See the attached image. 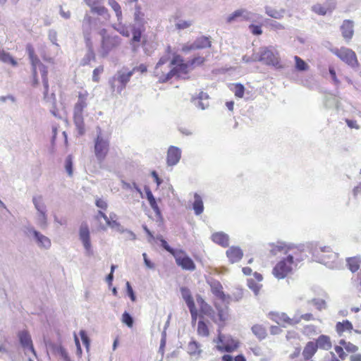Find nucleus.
<instances>
[{
  "label": "nucleus",
  "instance_id": "obj_49",
  "mask_svg": "<svg viewBox=\"0 0 361 361\" xmlns=\"http://www.w3.org/2000/svg\"><path fill=\"white\" fill-rule=\"evenodd\" d=\"M107 227L117 230L120 233L124 232V228L121 226L119 222L116 220H111L107 222Z\"/></svg>",
  "mask_w": 361,
  "mask_h": 361
},
{
  "label": "nucleus",
  "instance_id": "obj_28",
  "mask_svg": "<svg viewBox=\"0 0 361 361\" xmlns=\"http://www.w3.org/2000/svg\"><path fill=\"white\" fill-rule=\"evenodd\" d=\"M276 317V322L278 324L285 323L289 325H294L300 322V319H296V317L290 318L286 313L277 314Z\"/></svg>",
  "mask_w": 361,
  "mask_h": 361
},
{
  "label": "nucleus",
  "instance_id": "obj_46",
  "mask_svg": "<svg viewBox=\"0 0 361 361\" xmlns=\"http://www.w3.org/2000/svg\"><path fill=\"white\" fill-rule=\"evenodd\" d=\"M121 21H118V23L117 25L116 26H114V28L121 35L124 36V37H129L130 36V31L128 30V28L123 25L121 23Z\"/></svg>",
  "mask_w": 361,
  "mask_h": 361
},
{
  "label": "nucleus",
  "instance_id": "obj_31",
  "mask_svg": "<svg viewBox=\"0 0 361 361\" xmlns=\"http://www.w3.org/2000/svg\"><path fill=\"white\" fill-rule=\"evenodd\" d=\"M47 211L37 212L36 214V224L42 229H45L48 226L47 222Z\"/></svg>",
  "mask_w": 361,
  "mask_h": 361
},
{
  "label": "nucleus",
  "instance_id": "obj_19",
  "mask_svg": "<svg viewBox=\"0 0 361 361\" xmlns=\"http://www.w3.org/2000/svg\"><path fill=\"white\" fill-rule=\"evenodd\" d=\"M180 293L182 298L185 301L187 306L190 310L192 319L195 320L197 317V310L190 290L186 287H182L180 288Z\"/></svg>",
  "mask_w": 361,
  "mask_h": 361
},
{
  "label": "nucleus",
  "instance_id": "obj_58",
  "mask_svg": "<svg viewBox=\"0 0 361 361\" xmlns=\"http://www.w3.org/2000/svg\"><path fill=\"white\" fill-rule=\"evenodd\" d=\"M50 347L53 351L54 353L59 355L63 353V350L65 349L63 346L61 345L57 344H50Z\"/></svg>",
  "mask_w": 361,
  "mask_h": 361
},
{
  "label": "nucleus",
  "instance_id": "obj_55",
  "mask_svg": "<svg viewBox=\"0 0 361 361\" xmlns=\"http://www.w3.org/2000/svg\"><path fill=\"white\" fill-rule=\"evenodd\" d=\"M312 302L314 305L317 307V309L319 310L326 309V302L324 300L315 299L312 300Z\"/></svg>",
  "mask_w": 361,
  "mask_h": 361
},
{
  "label": "nucleus",
  "instance_id": "obj_21",
  "mask_svg": "<svg viewBox=\"0 0 361 361\" xmlns=\"http://www.w3.org/2000/svg\"><path fill=\"white\" fill-rule=\"evenodd\" d=\"M209 284L212 293L222 302L228 303L230 297L224 294L223 292L222 285L220 282L216 280H213L209 283Z\"/></svg>",
  "mask_w": 361,
  "mask_h": 361
},
{
  "label": "nucleus",
  "instance_id": "obj_10",
  "mask_svg": "<svg viewBox=\"0 0 361 361\" xmlns=\"http://www.w3.org/2000/svg\"><path fill=\"white\" fill-rule=\"evenodd\" d=\"M131 77L132 72H129L126 68L118 71L109 80L111 90L121 94Z\"/></svg>",
  "mask_w": 361,
  "mask_h": 361
},
{
  "label": "nucleus",
  "instance_id": "obj_3",
  "mask_svg": "<svg viewBox=\"0 0 361 361\" xmlns=\"http://www.w3.org/2000/svg\"><path fill=\"white\" fill-rule=\"evenodd\" d=\"M181 61L179 56H175L172 60L170 59L169 54L161 56L156 64L154 70V75L159 79L160 82H165L175 76L177 68H171L178 62Z\"/></svg>",
  "mask_w": 361,
  "mask_h": 361
},
{
  "label": "nucleus",
  "instance_id": "obj_43",
  "mask_svg": "<svg viewBox=\"0 0 361 361\" xmlns=\"http://www.w3.org/2000/svg\"><path fill=\"white\" fill-rule=\"evenodd\" d=\"M311 10L320 16H325L328 13L327 8L325 7L324 4H316L312 6Z\"/></svg>",
  "mask_w": 361,
  "mask_h": 361
},
{
  "label": "nucleus",
  "instance_id": "obj_56",
  "mask_svg": "<svg viewBox=\"0 0 361 361\" xmlns=\"http://www.w3.org/2000/svg\"><path fill=\"white\" fill-rule=\"evenodd\" d=\"M104 71V68L102 66H100L93 71L92 80L94 82L99 81V75Z\"/></svg>",
  "mask_w": 361,
  "mask_h": 361
},
{
  "label": "nucleus",
  "instance_id": "obj_8",
  "mask_svg": "<svg viewBox=\"0 0 361 361\" xmlns=\"http://www.w3.org/2000/svg\"><path fill=\"white\" fill-rule=\"evenodd\" d=\"M253 60L259 61L266 66L280 67L279 53L273 47H261L259 51L253 54Z\"/></svg>",
  "mask_w": 361,
  "mask_h": 361
},
{
  "label": "nucleus",
  "instance_id": "obj_33",
  "mask_svg": "<svg viewBox=\"0 0 361 361\" xmlns=\"http://www.w3.org/2000/svg\"><path fill=\"white\" fill-rule=\"evenodd\" d=\"M32 201L37 212L47 211L42 195L33 196Z\"/></svg>",
  "mask_w": 361,
  "mask_h": 361
},
{
  "label": "nucleus",
  "instance_id": "obj_4",
  "mask_svg": "<svg viewBox=\"0 0 361 361\" xmlns=\"http://www.w3.org/2000/svg\"><path fill=\"white\" fill-rule=\"evenodd\" d=\"M26 51L28 54L31 65L32 67V75L34 78V85L38 84V80L37 78V71L39 70L42 78V82L44 87V96L47 95L49 90V83H48V78H47V67L41 63L39 59H38L37 56L35 54L34 48L31 44H27L26 47Z\"/></svg>",
  "mask_w": 361,
  "mask_h": 361
},
{
  "label": "nucleus",
  "instance_id": "obj_23",
  "mask_svg": "<svg viewBox=\"0 0 361 361\" xmlns=\"http://www.w3.org/2000/svg\"><path fill=\"white\" fill-rule=\"evenodd\" d=\"M90 12L94 14H97L101 20L105 23L110 18L108 9L102 5V4H98L90 8Z\"/></svg>",
  "mask_w": 361,
  "mask_h": 361
},
{
  "label": "nucleus",
  "instance_id": "obj_45",
  "mask_svg": "<svg viewBox=\"0 0 361 361\" xmlns=\"http://www.w3.org/2000/svg\"><path fill=\"white\" fill-rule=\"evenodd\" d=\"M176 66H171V68H177V72L175 75L178 77H180L181 74H185L187 72L188 65L183 63L182 60L180 62H178Z\"/></svg>",
  "mask_w": 361,
  "mask_h": 361
},
{
  "label": "nucleus",
  "instance_id": "obj_41",
  "mask_svg": "<svg viewBox=\"0 0 361 361\" xmlns=\"http://www.w3.org/2000/svg\"><path fill=\"white\" fill-rule=\"evenodd\" d=\"M0 61L6 63H11L13 66L17 65V62L15 59L4 50H0Z\"/></svg>",
  "mask_w": 361,
  "mask_h": 361
},
{
  "label": "nucleus",
  "instance_id": "obj_2",
  "mask_svg": "<svg viewBox=\"0 0 361 361\" xmlns=\"http://www.w3.org/2000/svg\"><path fill=\"white\" fill-rule=\"evenodd\" d=\"M104 23L99 17H93L89 13H86L82 20V32L87 48V56L88 59H94L95 55L93 49L92 33L94 31L100 30V27Z\"/></svg>",
  "mask_w": 361,
  "mask_h": 361
},
{
  "label": "nucleus",
  "instance_id": "obj_15",
  "mask_svg": "<svg viewBox=\"0 0 361 361\" xmlns=\"http://www.w3.org/2000/svg\"><path fill=\"white\" fill-rule=\"evenodd\" d=\"M173 255L176 264L183 269L188 271H194L196 267L194 262L184 251L181 250H176L173 252Z\"/></svg>",
  "mask_w": 361,
  "mask_h": 361
},
{
  "label": "nucleus",
  "instance_id": "obj_27",
  "mask_svg": "<svg viewBox=\"0 0 361 361\" xmlns=\"http://www.w3.org/2000/svg\"><path fill=\"white\" fill-rule=\"evenodd\" d=\"M317 348L324 349L328 350L331 349L332 345L330 338L326 335H321L318 337L315 343Z\"/></svg>",
  "mask_w": 361,
  "mask_h": 361
},
{
  "label": "nucleus",
  "instance_id": "obj_20",
  "mask_svg": "<svg viewBox=\"0 0 361 361\" xmlns=\"http://www.w3.org/2000/svg\"><path fill=\"white\" fill-rule=\"evenodd\" d=\"M133 20V27L145 28V25L147 23V20L145 17V13L142 11L140 5H135V6Z\"/></svg>",
  "mask_w": 361,
  "mask_h": 361
},
{
  "label": "nucleus",
  "instance_id": "obj_11",
  "mask_svg": "<svg viewBox=\"0 0 361 361\" xmlns=\"http://www.w3.org/2000/svg\"><path fill=\"white\" fill-rule=\"evenodd\" d=\"M332 54L352 68L357 69L360 67L355 52L350 48L341 47L331 49Z\"/></svg>",
  "mask_w": 361,
  "mask_h": 361
},
{
  "label": "nucleus",
  "instance_id": "obj_54",
  "mask_svg": "<svg viewBox=\"0 0 361 361\" xmlns=\"http://www.w3.org/2000/svg\"><path fill=\"white\" fill-rule=\"evenodd\" d=\"M324 6L327 8V11L331 13L336 8V0H326Z\"/></svg>",
  "mask_w": 361,
  "mask_h": 361
},
{
  "label": "nucleus",
  "instance_id": "obj_60",
  "mask_svg": "<svg viewBox=\"0 0 361 361\" xmlns=\"http://www.w3.org/2000/svg\"><path fill=\"white\" fill-rule=\"evenodd\" d=\"M249 29L250 30L251 32L255 35H259L262 33V28L259 25H255L252 24L249 26Z\"/></svg>",
  "mask_w": 361,
  "mask_h": 361
},
{
  "label": "nucleus",
  "instance_id": "obj_63",
  "mask_svg": "<svg viewBox=\"0 0 361 361\" xmlns=\"http://www.w3.org/2000/svg\"><path fill=\"white\" fill-rule=\"evenodd\" d=\"M147 71V66L145 64H140L137 66L134 67L131 71H128L129 72H132V75L135 71H140L141 73H145Z\"/></svg>",
  "mask_w": 361,
  "mask_h": 361
},
{
  "label": "nucleus",
  "instance_id": "obj_62",
  "mask_svg": "<svg viewBox=\"0 0 361 361\" xmlns=\"http://www.w3.org/2000/svg\"><path fill=\"white\" fill-rule=\"evenodd\" d=\"M195 104L201 109H205L209 106V102L200 99H195Z\"/></svg>",
  "mask_w": 361,
  "mask_h": 361
},
{
  "label": "nucleus",
  "instance_id": "obj_44",
  "mask_svg": "<svg viewBox=\"0 0 361 361\" xmlns=\"http://www.w3.org/2000/svg\"><path fill=\"white\" fill-rule=\"evenodd\" d=\"M197 333L200 336H209V329L207 324L202 322L199 321L197 324Z\"/></svg>",
  "mask_w": 361,
  "mask_h": 361
},
{
  "label": "nucleus",
  "instance_id": "obj_59",
  "mask_svg": "<svg viewBox=\"0 0 361 361\" xmlns=\"http://www.w3.org/2000/svg\"><path fill=\"white\" fill-rule=\"evenodd\" d=\"M329 71L333 82L336 85H338L340 84V81L336 77V71L334 70V67L330 66Z\"/></svg>",
  "mask_w": 361,
  "mask_h": 361
},
{
  "label": "nucleus",
  "instance_id": "obj_38",
  "mask_svg": "<svg viewBox=\"0 0 361 361\" xmlns=\"http://www.w3.org/2000/svg\"><path fill=\"white\" fill-rule=\"evenodd\" d=\"M348 265L352 272H355L360 268L361 259L358 257H350L347 259Z\"/></svg>",
  "mask_w": 361,
  "mask_h": 361
},
{
  "label": "nucleus",
  "instance_id": "obj_9",
  "mask_svg": "<svg viewBox=\"0 0 361 361\" xmlns=\"http://www.w3.org/2000/svg\"><path fill=\"white\" fill-rule=\"evenodd\" d=\"M87 96L88 94L87 92L79 93L78 102L75 104L73 111L74 123L78 129V133L81 135L85 133L83 111L87 106Z\"/></svg>",
  "mask_w": 361,
  "mask_h": 361
},
{
  "label": "nucleus",
  "instance_id": "obj_26",
  "mask_svg": "<svg viewBox=\"0 0 361 361\" xmlns=\"http://www.w3.org/2000/svg\"><path fill=\"white\" fill-rule=\"evenodd\" d=\"M212 240L222 247H227L229 244V237L224 232H216L212 236Z\"/></svg>",
  "mask_w": 361,
  "mask_h": 361
},
{
  "label": "nucleus",
  "instance_id": "obj_12",
  "mask_svg": "<svg viewBox=\"0 0 361 361\" xmlns=\"http://www.w3.org/2000/svg\"><path fill=\"white\" fill-rule=\"evenodd\" d=\"M24 233L35 242L39 248L49 250L51 247V241L50 238L36 230L34 226L30 225L25 226Z\"/></svg>",
  "mask_w": 361,
  "mask_h": 361
},
{
  "label": "nucleus",
  "instance_id": "obj_40",
  "mask_svg": "<svg viewBox=\"0 0 361 361\" xmlns=\"http://www.w3.org/2000/svg\"><path fill=\"white\" fill-rule=\"evenodd\" d=\"M187 349L190 355H200L202 352L200 345L195 341H190Z\"/></svg>",
  "mask_w": 361,
  "mask_h": 361
},
{
  "label": "nucleus",
  "instance_id": "obj_1",
  "mask_svg": "<svg viewBox=\"0 0 361 361\" xmlns=\"http://www.w3.org/2000/svg\"><path fill=\"white\" fill-rule=\"evenodd\" d=\"M271 252L276 255L279 252L285 250L287 257L279 261L273 269V274L279 279L287 276L298 263L303 260L302 251L298 247H290L283 243H278L277 245H271Z\"/></svg>",
  "mask_w": 361,
  "mask_h": 361
},
{
  "label": "nucleus",
  "instance_id": "obj_51",
  "mask_svg": "<svg viewBox=\"0 0 361 361\" xmlns=\"http://www.w3.org/2000/svg\"><path fill=\"white\" fill-rule=\"evenodd\" d=\"M233 91L237 97L242 98L245 92V87L241 84H235Z\"/></svg>",
  "mask_w": 361,
  "mask_h": 361
},
{
  "label": "nucleus",
  "instance_id": "obj_29",
  "mask_svg": "<svg viewBox=\"0 0 361 361\" xmlns=\"http://www.w3.org/2000/svg\"><path fill=\"white\" fill-rule=\"evenodd\" d=\"M265 13L267 16L275 19H281L284 17L286 13V9L281 8L279 10L273 8L270 6H266L264 8Z\"/></svg>",
  "mask_w": 361,
  "mask_h": 361
},
{
  "label": "nucleus",
  "instance_id": "obj_17",
  "mask_svg": "<svg viewBox=\"0 0 361 361\" xmlns=\"http://www.w3.org/2000/svg\"><path fill=\"white\" fill-rule=\"evenodd\" d=\"M212 42L209 38L205 36H201L197 38L191 44H184L182 47L183 52H188L192 50L202 49L210 47Z\"/></svg>",
  "mask_w": 361,
  "mask_h": 361
},
{
  "label": "nucleus",
  "instance_id": "obj_39",
  "mask_svg": "<svg viewBox=\"0 0 361 361\" xmlns=\"http://www.w3.org/2000/svg\"><path fill=\"white\" fill-rule=\"evenodd\" d=\"M109 5L111 7V8L116 13V16L117 18L118 21L122 20V11L120 5L116 0H109Z\"/></svg>",
  "mask_w": 361,
  "mask_h": 361
},
{
  "label": "nucleus",
  "instance_id": "obj_7",
  "mask_svg": "<svg viewBox=\"0 0 361 361\" xmlns=\"http://www.w3.org/2000/svg\"><path fill=\"white\" fill-rule=\"evenodd\" d=\"M110 147V138L99 126L96 128V137L94 139V153L99 162L106 157Z\"/></svg>",
  "mask_w": 361,
  "mask_h": 361
},
{
  "label": "nucleus",
  "instance_id": "obj_14",
  "mask_svg": "<svg viewBox=\"0 0 361 361\" xmlns=\"http://www.w3.org/2000/svg\"><path fill=\"white\" fill-rule=\"evenodd\" d=\"M238 347V341L233 338L231 336L219 334L216 348L219 351L231 353L236 350Z\"/></svg>",
  "mask_w": 361,
  "mask_h": 361
},
{
  "label": "nucleus",
  "instance_id": "obj_30",
  "mask_svg": "<svg viewBox=\"0 0 361 361\" xmlns=\"http://www.w3.org/2000/svg\"><path fill=\"white\" fill-rule=\"evenodd\" d=\"M215 307L218 312V319L220 322H224L228 319V307L227 305L222 306L218 302L215 303Z\"/></svg>",
  "mask_w": 361,
  "mask_h": 361
},
{
  "label": "nucleus",
  "instance_id": "obj_42",
  "mask_svg": "<svg viewBox=\"0 0 361 361\" xmlns=\"http://www.w3.org/2000/svg\"><path fill=\"white\" fill-rule=\"evenodd\" d=\"M294 59L295 61V68L298 71H305L309 69V66L307 64V63L299 56H295Z\"/></svg>",
  "mask_w": 361,
  "mask_h": 361
},
{
  "label": "nucleus",
  "instance_id": "obj_32",
  "mask_svg": "<svg viewBox=\"0 0 361 361\" xmlns=\"http://www.w3.org/2000/svg\"><path fill=\"white\" fill-rule=\"evenodd\" d=\"M317 347L314 342L310 341L305 347L302 355L305 360L310 359L316 353Z\"/></svg>",
  "mask_w": 361,
  "mask_h": 361
},
{
  "label": "nucleus",
  "instance_id": "obj_47",
  "mask_svg": "<svg viewBox=\"0 0 361 361\" xmlns=\"http://www.w3.org/2000/svg\"><path fill=\"white\" fill-rule=\"evenodd\" d=\"M121 322L126 324L129 328H131L133 325L134 320L128 312H124L122 314Z\"/></svg>",
  "mask_w": 361,
  "mask_h": 361
},
{
  "label": "nucleus",
  "instance_id": "obj_61",
  "mask_svg": "<svg viewBox=\"0 0 361 361\" xmlns=\"http://www.w3.org/2000/svg\"><path fill=\"white\" fill-rule=\"evenodd\" d=\"M270 27L273 30H281L285 29V26L277 21H271Z\"/></svg>",
  "mask_w": 361,
  "mask_h": 361
},
{
  "label": "nucleus",
  "instance_id": "obj_18",
  "mask_svg": "<svg viewBox=\"0 0 361 361\" xmlns=\"http://www.w3.org/2000/svg\"><path fill=\"white\" fill-rule=\"evenodd\" d=\"M355 23L352 20H344L341 26L340 30L343 39L346 42H350L354 35Z\"/></svg>",
  "mask_w": 361,
  "mask_h": 361
},
{
  "label": "nucleus",
  "instance_id": "obj_64",
  "mask_svg": "<svg viewBox=\"0 0 361 361\" xmlns=\"http://www.w3.org/2000/svg\"><path fill=\"white\" fill-rule=\"evenodd\" d=\"M48 37H49V40L52 42V44L58 45L56 43L57 32L55 30H50L49 31Z\"/></svg>",
  "mask_w": 361,
  "mask_h": 361
},
{
  "label": "nucleus",
  "instance_id": "obj_34",
  "mask_svg": "<svg viewBox=\"0 0 361 361\" xmlns=\"http://www.w3.org/2000/svg\"><path fill=\"white\" fill-rule=\"evenodd\" d=\"M252 332L259 339L263 340L266 338L267 334L265 327L261 324H255L252 327Z\"/></svg>",
  "mask_w": 361,
  "mask_h": 361
},
{
  "label": "nucleus",
  "instance_id": "obj_50",
  "mask_svg": "<svg viewBox=\"0 0 361 361\" xmlns=\"http://www.w3.org/2000/svg\"><path fill=\"white\" fill-rule=\"evenodd\" d=\"M248 287L253 290L255 295H257L261 288V285L255 282L253 279H249L247 281Z\"/></svg>",
  "mask_w": 361,
  "mask_h": 361
},
{
  "label": "nucleus",
  "instance_id": "obj_22",
  "mask_svg": "<svg viewBox=\"0 0 361 361\" xmlns=\"http://www.w3.org/2000/svg\"><path fill=\"white\" fill-rule=\"evenodd\" d=\"M181 157L180 148L171 146L167 152V164L169 166H174L178 163Z\"/></svg>",
  "mask_w": 361,
  "mask_h": 361
},
{
  "label": "nucleus",
  "instance_id": "obj_36",
  "mask_svg": "<svg viewBox=\"0 0 361 361\" xmlns=\"http://www.w3.org/2000/svg\"><path fill=\"white\" fill-rule=\"evenodd\" d=\"M353 329V324L348 320H344L342 322H338L336 325V330L341 336L344 331H351Z\"/></svg>",
  "mask_w": 361,
  "mask_h": 361
},
{
  "label": "nucleus",
  "instance_id": "obj_35",
  "mask_svg": "<svg viewBox=\"0 0 361 361\" xmlns=\"http://www.w3.org/2000/svg\"><path fill=\"white\" fill-rule=\"evenodd\" d=\"M193 209L196 215H200L203 212L204 206L202 197L197 193L194 195Z\"/></svg>",
  "mask_w": 361,
  "mask_h": 361
},
{
  "label": "nucleus",
  "instance_id": "obj_5",
  "mask_svg": "<svg viewBox=\"0 0 361 361\" xmlns=\"http://www.w3.org/2000/svg\"><path fill=\"white\" fill-rule=\"evenodd\" d=\"M101 37L99 54L102 58H106L109 53L118 48L121 44V39L117 35L109 33L105 28H102L98 32Z\"/></svg>",
  "mask_w": 361,
  "mask_h": 361
},
{
  "label": "nucleus",
  "instance_id": "obj_24",
  "mask_svg": "<svg viewBox=\"0 0 361 361\" xmlns=\"http://www.w3.org/2000/svg\"><path fill=\"white\" fill-rule=\"evenodd\" d=\"M18 337L20 340V343L22 345V346L25 349H28L31 350V352L36 355L35 350L34 349V347L32 345V340L30 338V336L27 331H23L19 332Z\"/></svg>",
  "mask_w": 361,
  "mask_h": 361
},
{
  "label": "nucleus",
  "instance_id": "obj_37",
  "mask_svg": "<svg viewBox=\"0 0 361 361\" xmlns=\"http://www.w3.org/2000/svg\"><path fill=\"white\" fill-rule=\"evenodd\" d=\"M145 30V28L133 27V38L131 39V44L133 45V49H136L135 45H134L135 42H139L141 40L142 33Z\"/></svg>",
  "mask_w": 361,
  "mask_h": 361
},
{
  "label": "nucleus",
  "instance_id": "obj_57",
  "mask_svg": "<svg viewBox=\"0 0 361 361\" xmlns=\"http://www.w3.org/2000/svg\"><path fill=\"white\" fill-rule=\"evenodd\" d=\"M80 336L81 337L82 343L86 346V348H88L89 345H90V339H89V338H88L85 331L80 330Z\"/></svg>",
  "mask_w": 361,
  "mask_h": 361
},
{
  "label": "nucleus",
  "instance_id": "obj_6",
  "mask_svg": "<svg viewBox=\"0 0 361 361\" xmlns=\"http://www.w3.org/2000/svg\"><path fill=\"white\" fill-rule=\"evenodd\" d=\"M312 256L316 261L324 264L331 269L338 267V254L332 251L328 246H316L312 250Z\"/></svg>",
  "mask_w": 361,
  "mask_h": 361
},
{
  "label": "nucleus",
  "instance_id": "obj_53",
  "mask_svg": "<svg viewBox=\"0 0 361 361\" xmlns=\"http://www.w3.org/2000/svg\"><path fill=\"white\" fill-rule=\"evenodd\" d=\"M66 170L69 176L73 175V162L71 157H68L66 159Z\"/></svg>",
  "mask_w": 361,
  "mask_h": 361
},
{
  "label": "nucleus",
  "instance_id": "obj_13",
  "mask_svg": "<svg viewBox=\"0 0 361 361\" xmlns=\"http://www.w3.org/2000/svg\"><path fill=\"white\" fill-rule=\"evenodd\" d=\"M261 16L245 8L235 10L226 18V23L231 24L238 20L257 21Z\"/></svg>",
  "mask_w": 361,
  "mask_h": 361
},
{
  "label": "nucleus",
  "instance_id": "obj_16",
  "mask_svg": "<svg viewBox=\"0 0 361 361\" xmlns=\"http://www.w3.org/2000/svg\"><path fill=\"white\" fill-rule=\"evenodd\" d=\"M79 237L85 250L86 254L87 255H92L93 251L90 242V233L89 227L86 223L81 224L79 229Z\"/></svg>",
  "mask_w": 361,
  "mask_h": 361
},
{
  "label": "nucleus",
  "instance_id": "obj_48",
  "mask_svg": "<svg viewBox=\"0 0 361 361\" xmlns=\"http://www.w3.org/2000/svg\"><path fill=\"white\" fill-rule=\"evenodd\" d=\"M192 20H180L176 23V27L178 30H185L190 27L192 25Z\"/></svg>",
  "mask_w": 361,
  "mask_h": 361
},
{
  "label": "nucleus",
  "instance_id": "obj_25",
  "mask_svg": "<svg viewBox=\"0 0 361 361\" xmlns=\"http://www.w3.org/2000/svg\"><path fill=\"white\" fill-rule=\"evenodd\" d=\"M226 256L231 263H235L242 259L243 252L239 247L232 246L227 250Z\"/></svg>",
  "mask_w": 361,
  "mask_h": 361
},
{
  "label": "nucleus",
  "instance_id": "obj_52",
  "mask_svg": "<svg viewBox=\"0 0 361 361\" xmlns=\"http://www.w3.org/2000/svg\"><path fill=\"white\" fill-rule=\"evenodd\" d=\"M149 204L150 207H152V209H153V211L154 212L157 217L159 219H161L162 218L161 212V210L159 209V207L157 203V200H154L152 202H149Z\"/></svg>",
  "mask_w": 361,
  "mask_h": 361
}]
</instances>
